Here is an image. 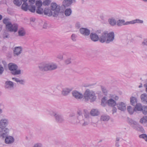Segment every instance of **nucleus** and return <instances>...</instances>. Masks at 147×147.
<instances>
[{"label":"nucleus","instance_id":"nucleus-1","mask_svg":"<svg viewBox=\"0 0 147 147\" xmlns=\"http://www.w3.org/2000/svg\"><path fill=\"white\" fill-rule=\"evenodd\" d=\"M9 123V120L6 118L0 119V137L4 138L9 133V129L6 127Z\"/></svg>","mask_w":147,"mask_h":147},{"label":"nucleus","instance_id":"nucleus-2","mask_svg":"<svg viewBox=\"0 0 147 147\" xmlns=\"http://www.w3.org/2000/svg\"><path fill=\"white\" fill-rule=\"evenodd\" d=\"M38 67L40 71H47L56 69L57 66L53 63H49L47 62H43L39 64Z\"/></svg>","mask_w":147,"mask_h":147},{"label":"nucleus","instance_id":"nucleus-3","mask_svg":"<svg viewBox=\"0 0 147 147\" xmlns=\"http://www.w3.org/2000/svg\"><path fill=\"white\" fill-rule=\"evenodd\" d=\"M83 96L86 101L90 100L93 102L95 100L96 96L94 92L89 89H87L85 92Z\"/></svg>","mask_w":147,"mask_h":147},{"label":"nucleus","instance_id":"nucleus-4","mask_svg":"<svg viewBox=\"0 0 147 147\" xmlns=\"http://www.w3.org/2000/svg\"><path fill=\"white\" fill-rule=\"evenodd\" d=\"M51 7L52 10L54 11L53 16L55 17L57 16L59 13L63 14V10L61 8V6L57 5L55 3H52L51 5Z\"/></svg>","mask_w":147,"mask_h":147},{"label":"nucleus","instance_id":"nucleus-5","mask_svg":"<svg viewBox=\"0 0 147 147\" xmlns=\"http://www.w3.org/2000/svg\"><path fill=\"white\" fill-rule=\"evenodd\" d=\"M9 69L11 71V73L14 75H18L21 73V70H17V65L12 63H10L8 65Z\"/></svg>","mask_w":147,"mask_h":147},{"label":"nucleus","instance_id":"nucleus-6","mask_svg":"<svg viewBox=\"0 0 147 147\" xmlns=\"http://www.w3.org/2000/svg\"><path fill=\"white\" fill-rule=\"evenodd\" d=\"M75 2L76 0H64L62 3V5L61 6V8L63 10V13L66 7L70 6L72 3Z\"/></svg>","mask_w":147,"mask_h":147},{"label":"nucleus","instance_id":"nucleus-7","mask_svg":"<svg viewBox=\"0 0 147 147\" xmlns=\"http://www.w3.org/2000/svg\"><path fill=\"white\" fill-rule=\"evenodd\" d=\"M47 113L48 114L51 116H55L56 120L57 122L61 123L63 121V119L62 117L59 114L55 113L52 111H47Z\"/></svg>","mask_w":147,"mask_h":147},{"label":"nucleus","instance_id":"nucleus-8","mask_svg":"<svg viewBox=\"0 0 147 147\" xmlns=\"http://www.w3.org/2000/svg\"><path fill=\"white\" fill-rule=\"evenodd\" d=\"M114 37L115 36L113 32H111L108 33L107 32L106 43H109L113 42L114 39Z\"/></svg>","mask_w":147,"mask_h":147},{"label":"nucleus","instance_id":"nucleus-9","mask_svg":"<svg viewBox=\"0 0 147 147\" xmlns=\"http://www.w3.org/2000/svg\"><path fill=\"white\" fill-rule=\"evenodd\" d=\"M9 25L8 28L6 29L9 31L10 32H17L18 29V26L16 24H11Z\"/></svg>","mask_w":147,"mask_h":147},{"label":"nucleus","instance_id":"nucleus-10","mask_svg":"<svg viewBox=\"0 0 147 147\" xmlns=\"http://www.w3.org/2000/svg\"><path fill=\"white\" fill-rule=\"evenodd\" d=\"M8 134L6 136L5 140V143L7 144H11L13 143L15 141L14 138L11 136H7Z\"/></svg>","mask_w":147,"mask_h":147},{"label":"nucleus","instance_id":"nucleus-11","mask_svg":"<svg viewBox=\"0 0 147 147\" xmlns=\"http://www.w3.org/2000/svg\"><path fill=\"white\" fill-rule=\"evenodd\" d=\"M107 35V31L104 32L99 38V40L100 42L102 43L105 42L106 43Z\"/></svg>","mask_w":147,"mask_h":147},{"label":"nucleus","instance_id":"nucleus-12","mask_svg":"<svg viewBox=\"0 0 147 147\" xmlns=\"http://www.w3.org/2000/svg\"><path fill=\"white\" fill-rule=\"evenodd\" d=\"M118 109L121 111H124L126 109V104L123 102H119L117 104Z\"/></svg>","mask_w":147,"mask_h":147},{"label":"nucleus","instance_id":"nucleus-13","mask_svg":"<svg viewBox=\"0 0 147 147\" xmlns=\"http://www.w3.org/2000/svg\"><path fill=\"white\" fill-rule=\"evenodd\" d=\"M73 96L76 99H80L83 96V95L81 93L76 90L72 92Z\"/></svg>","mask_w":147,"mask_h":147},{"label":"nucleus","instance_id":"nucleus-14","mask_svg":"<svg viewBox=\"0 0 147 147\" xmlns=\"http://www.w3.org/2000/svg\"><path fill=\"white\" fill-rule=\"evenodd\" d=\"M130 122L131 123V125L133 124L136 126L137 127H135L133 125H132V126L135 129L140 131H143V129L142 126L139 125V124H138L136 122L134 121L133 120H130Z\"/></svg>","mask_w":147,"mask_h":147},{"label":"nucleus","instance_id":"nucleus-15","mask_svg":"<svg viewBox=\"0 0 147 147\" xmlns=\"http://www.w3.org/2000/svg\"><path fill=\"white\" fill-rule=\"evenodd\" d=\"M22 51V48L21 47H15L13 50L14 56H18L21 54Z\"/></svg>","mask_w":147,"mask_h":147},{"label":"nucleus","instance_id":"nucleus-16","mask_svg":"<svg viewBox=\"0 0 147 147\" xmlns=\"http://www.w3.org/2000/svg\"><path fill=\"white\" fill-rule=\"evenodd\" d=\"M80 33L85 36H88L90 33V30L85 28H81L80 29Z\"/></svg>","mask_w":147,"mask_h":147},{"label":"nucleus","instance_id":"nucleus-17","mask_svg":"<svg viewBox=\"0 0 147 147\" xmlns=\"http://www.w3.org/2000/svg\"><path fill=\"white\" fill-rule=\"evenodd\" d=\"M89 122V119L86 120L85 119L83 120V118L82 119L79 120L78 121H77L76 122L77 123H80L82 126H84L88 125Z\"/></svg>","mask_w":147,"mask_h":147},{"label":"nucleus","instance_id":"nucleus-18","mask_svg":"<svg viewBox=\"0 0 147 147\" xmlns=\"http://www.w3.org/2000/svg\"><path fill=\"white\" fill-rule=\"evenodd\" d=\"M90 36L91 39L94 41L96 42L99 40L98 36L96 33H91Z\"/></svg>","mask_w":147,"mask_h":147},{"label":"nucleus","instance_id":"nucleus-19","mask_svg":"<svg viewBox=\"0 0 147 147\" xmlns=\"http://www.w3.org/2000/svg\"><path fill=\"white\" fill-rule=\"evenodd\" d=\"M43 13L45 15H48L49 16H53V12L51 9L48 8L45 9L44 10H43Z\"/></svg>","mask_w":147,"mask_h":147},{"label":"nucleus","instance_id":"nucleus-20","mask_svg":"<svg viewBox=\"0 0 147 147\" xmlns=\"http://www.w3.org/2000/svg\"><path fill=\"white\" fill-rule=\"evenodd\" d=\"M107 105L111 107H114L117 105L116 102L113 99L111 98L107 100Z\"/></svg>","mask_w":147,"mask_h":147},{"label":"nucleus","instance_id":"nucleus-21","mask_svg":"<svg viewBox=\"0 0 147 147\" xmlns=\"http://www.w3.org/2000/svg\"><path fill=\"white\" fill-rule=\"evenodd\" d=\"M100 113L98 110L93 109L90 111V115L92 116H97Z\"/></svg>","mask_w":147,"mask_h":147},{"label":"nucleus","instance_id":"nucleus-22","mask_svg":"<svg viewBox=\"0 0 147 147\" xmlns=\"http://www.w3.org/2000/svg\"><path fill=\"white\" fill-rule=\"evenodd\" d=\"M13 83L10 81H7L5 83V87L8 89H11L13 88Z\"/></svg>","mask_w":147,"mask_h":147},{"label":"nucleus","instance_id":"nucleus-23","mask_svg":"<svg viewBox=\"0 0 147 147\" xmlns=\"http://www.w3.org/2000/svg\"><path fill=\"white\" fill-rule=\"evenodd\" d=\"M142 101L144 103H147V94H142L140 96Z\"/></svg>","mask_w":147,"mask_h":147},{"label":"nucleus","instance_id":"nucleus-24","mask_svg":"<svg viewBox=\"0 0 147 147\" xmlns=\"http://www.w3.org/2000/svg\"><path fill=\"white\" fill-rule=\"evenodd\" d=\"M3 23L5 24L6 28H8L11 24L9 19L6 18L3 20Z\"/></svg>","mask_w":147,"mask_h":147},{"label":"nucleus","instance_id":"nucleus-25","mask_svg":"<svg viewBox=\"0 0 147 147\" xmlns=\"http://www.w3.org/2000/svg\"><path fill=\"white\" fill-rule=\"evenodd\" d=\"M130 102L132 105L135 106L137 103V99L135 97L131 96L130 98Z\"/></svg>","mask_w":147,"mask_h":147},{"label":"nucleus","instance_id":"nucleus-26","mask_svg":"<svg viewBox=\"0 0 147 147\" xmlns=\"http://www.w3.org/2000/svg\"><path fill=\"white\" fill-rule=\"evenodd\" d=\"M143 106L140 103L137 104L135 107L134 110L135 111H142Z\"/></svg>","mask_w":147,"mask_h":147},{"label":"nucleus","instance_id":"nucleus-27","mask_svg":"<svg viewBox=\"0 0 147 147\" xmlns=\"http://www.w3.org/2000/svg\"><path fill=\"white\" fill-rule=\"evenodd\" d=\"M29 5L27 2L24 3L22 5V9L25 11H26L28 9Z\"/></svg>","mask_w":147,"mask_h":147},{"label":"nucleus","instance_id":"nucleus-28","mask_svg":"<svg viewBox=\"0 0 147 147\" xmlns=\"http://www.w3.org/2000/svg\"><path fill=\"white\" fill-rule=\"evenodd\" d=\"M77 114L79 115V116L78 117L77 121L79 120L82 119L83 116H82V110L80 109H79L77 111Z\"/></svg>","mask_w":147,"mask_h":147},{"label":"nucleus","instance_id":"nucleus-29","mask_svg":"<svg viewBox=\"0 0 147 147\" xmlns=\"http://www.w3.org/2000/svg\"><path fill=\"white\" fill-rule=\"evenodd\" d=\"M108 21L111 25L112 26H114L116 24V21L115 19L113 18L109 19Z\"/></svg>","mask_w":147,"mask_h":147},{"label":"nucleus","instance_id":"nucleus-30","mask_svg":"<svg viewBox=\"0 0 147 147\" xmlns=\"http://www.w3.org/2000/svg\"><path fill=\"white\" fill-rule=\"evenodd\" d=\"M109 116L106 115H103L101 116L100 119L102 121H107L109 120Z\"/></svg>","mask_w":147,"mask_h":147},{"label":"nucleus","instance_id":"nucleus-31","mask_svg":"<svg viewBox=\"0 0 147 147\" xmlns=\"http://www.w3.org/2000/svg\"><path fill=\"white\" fill-rule=\"evenodd\" d=\"M64 11V13L66 16H69L71 14L72 10L70 8L65 9Z\"/></svg>","mask_w":147,"mask_h":147},{"label":"nucleus","instance_id":"nucleus-32","mask_svg":"<svg viewBox=\"0 0 147 147\" xmlns=\"http://www.w3.org/2000/svg\"><path fill=\"white\" fill-rule=\"evenodd\" d=\"M71 89H69L68 88H65L63 89L62 92V94L65 96L67 95L71 91Z\"/></svg>","mask_w":147,"mask_h":147},{"label":"nucleus","instance_id":"nucleus-33","mask_svg":"<svg viewBox=\"0 0 147 147\" xmlns=\"http://www.w3.org/2000/svg\"><path fill=\"white\" fill-rule=\"evenodd\" d=\"M107 104V98L106 97H103L101 100V105L103 107H105Z\"/></svg>","mask_w":147,"mask_h":147},{"label":"nucleus","instance_id":"nucleus-34","mask_svg":"<svg viewBox=\"0 0 147 147\" xmlns=\"http://www.w3.org/2000/svg\"><path fill=\"white\" fill-rule=\"evenodd\" d=\"M32 13H34L36 11V7L33 5H29L28 9Z\"/></svg>","mask_w":147,"mask_h":147},{"label":"nucleus","instance_id":"nucleus-35","mask_svg":"<svg viewBox=\"0 0 147 147\" xmlns=\"http://www.w3.org/2000/svg\"><path fill=\"white\" fill-rule=\"evenodd\" d=\"M12 79L13 81H15L17 82H19L20 84H24L25 82L24 80H20L18 78H13Z\"/></svg>","mask_w":147,"mask_h":147},{"label":"nucleus","instance_id":"nucleus-36","mask_svg":"<svg viewBox=\"0 0 147 147\" xmlns=\"http://www.w3.org/2000/svg\"><path fill=\"white\" fill-rule=\"evenodd\" d=\"M36 12L38 14H42L43 13V9L41 7H37Z\"/></svg>","mask_w":147,"mask_h":147},{"label":"nucleus","instance_id":"nucleus-37","mask_svg":"<svg viewBox=\"0 0 147 147\" xmlns=\"http://www.w3.org/2000/svg\"><path fill=\"white\" fill-rule=\"evenodd\" d=\"M18 34L20 36H24L25 34V32L23 28H21L18 31Z\"/></svg>","mask_w":147,"mask_h":147},{"label":"nucleus","instance_id":"nucleus-38","mask_svg":"<svg viewBox=\"0 0 147 147\" xmlns=\"http://www.w3.org/2000/svg\"><path fill=\"white\" fill-rule=\"evenodd\" d=\"M125 21L123 20H119L116 22V24L117 26H119L123 25Z\"/></svg>","mask_w":147,"mask_h":147},{"label":"nucleus","instance_id":"nucleus-39","mask_svg":"<svg viewBox=\"0 0 147 147\" xmlns=\"http://www.w3.org/2000/svg\"><path fill=\"white\" fill-rule=\"evenodd\" d=\"M13 3L16 5L20 6L22 4V1L21 0H14Z\"/></svg>","mask_w":147,"mask_h":147},{"label":"nucleus","instance_id":"nucleus-40","mask_svg":"<svg viewBox=\"0 0 147 147\" xmlns=\"http://www.w3.org/2000/svg\"><path fill=\"white\" fill-rule=\"evenodd\" d=\"M127 110L128 112L130 114H132L135 111L134 109H133L131 106H128L127 107Z\"/></svg>","mask_w":147,"mask_h":147},{"label":"nucleus","instance_id":"nucleus-41","mask_svg":"<svg viewBox=\"0 0 147 147\" xmlns=\"http://www.w3.org/2000/svg\"><path fill=\"white\" fill-rule=\"evenodd\" d=\"M84 111L85 113L84 114V117L86 120L89 119V113L87 110L86 109L84 110Z\"/></svg>","mask_w":147,"mask_h":147},{"label":"nucleus","instance_id":"nucleus-42","mask_svg":"<svg viewBox=\"0 0 147 147\" xmlns=\"http://www.w3.org/2000/svg\"><path fill=\"white\" fill-rule=\"evenodd\" d=\"M132 21L133 24L136 23L142 24L143 23V21L142 20H141L139 19H136L132 20Z\"/></svg>","mask_w":147,"mask_h":147},{"label":"nucleus","instance_id":"nucleus-43","mask_svg":"<svg viewBox=\"0 0 147 147\" xmlns=\"http://www.w3.org/2000/svg\"><path fill=\"white\" fill-rule=\"evenodd\" d=\"M140 122L142 123L147 122V116H144L140 119Z\"/></svg>","mask_w":147,"mask_h":147},{"label":"nucleus","instance_id":"nucleus-44","mask_svg":"<svg viewBox=\"0 0 147 147\" xmlns=\"http://www.w3.org/2000/svg\"><path fill=\"white\" fill-rule=\"evenodd\" d=\"M139 137L140 138L144 139L145 141L147 142V135L146 134H142L140 135Z\"/></svg>","mask_w":147,"mask_h":147},{"label":"nucleus","instance_id":"nucleus-45","mask_svg":"<svg viewBox=\"0 0 147 147\" xmlns=\"http://www.w3.org/2000/svg\"><path fill=\"white\" fill-rule=\"evenodd\" d=\"M36 5L37 7H41L42 5V2L40 1H36Z\"/></svg>","mask_w":147,"mask_h":147},{"label":"nucleus","instance_id":"nucleus-46","mask_svg":"<svg viewBox=\"0 0 147 147\" xmlns=\"http://www.w3.org/2000/svg\"><path fill=\"white\" fill-rule=\"evenodd\" d=\"M142 111L143 113L144 114L146 115L147 114V107L143 106Z\"/></svg>","mask_w":147,"mask_h":147},{"label":"nucleus","instance_id":"nucleus-47","mask_svg":"<svg viewBox=\"0 0 147 147\" xmlns=\"http://www.w3.org/2000/svg\"><path fill=\"white\" fill-rule=\"evenodd\" d=\"M51 2V1L50 0H46L43 2V5H48Z\"/></svg>","mask_w":147,"mask_h":147},{"label":"nucleus","instance_id":"nucleus-48","mask_svg":"<svg viewBox=\"0 0 147 147\" xmlns=\"http://www.w3.org/2000/svg\"><path fill=\"white\" fill-rule=\"evenodd\" d=\"M101 88L103 92L104 93V94L106 95L107 91V90L106 89V88L103 86H101Z\"/></svg>","mask_w":147,"mask_h":147},{"label":"nucleus","instance_id":"nucleus-49","mask_svg":"<svg viewBox=\"0 0 147 147\" xmlns=\"http://www.w3.org/2000/svg\"><path fill=\"white\" fill-rule=\"evenodd\" d=\"M33 147H42V145L41 143H37L35 144Z\"/></svg>","mask_w":147,"mask_h":147},{"label":"nucleus","instance_id":"nucleus-50","mask_svg":"<svg viewBox=\"0 0 147 147\" xmlns=\"http://www.w3.org/2000/svg\"><path fill=\"white\" fill-rule=\"evenodd\" d=\"M142 45L143 46H147V38L144 39L143 41L142 42Z\"/></svg>","mask_w":147,"mask_h":147},{"label":"nucleus","instance_id":"nucleus-51","mask_svg":"<svg viewBox=\"0 0 147 147\" xmlns=\"http://www.w3.org/2000/svg\"><path fill=\"white\" fill-rule=\"evenodd\" d=\"M110 96L111 98H113L116 100H117L119 99L118 96L115 94H111Z\"/></svg>","mask_w":147,"mask_h":147},{"label":"nucleus","instance_id":"nucleus-52","mask_svg":"<svg viewBox=\"0 0 147 147\" xmlns=\"http://www.w3.org/2000/svg\"><path fill=\"white\" fill-rule=\"evenodd\" d=\"M133 24V21H127L125 22H124L123 25H127L129 24Z\"/></svg>","mask_w":147,"mask_h":147},{"label":"nucleus","instance_id":"nucleus-53","mask_svg":"<svg viewBox=\"0 0 147 147\" xmlns=\"http://www.w3.org/2000/svg\"><path fill=\"white\" fill-rule=\"evenodd\" d=\"M76 28H79L81 27L80 23L79 22H77L75 24Z\"/></svg>","mask_w":147,"mask_h":147},{"label":"nucleus","instance_id":"nucleus-54","mask_svg":"<svg viewBox=\"0 0 147 147\" xmlns=\"http://www.w3.org/2000/svg\"><path fill=\"white\" fill-rule=\"evenodd\" d=\"M71 39L74 41L76 40V35L75 34H73L71 37Z\"/></svg>","mask_w":147,"mask_h":147},{"label":"nucleus","instance_id":"nucleus-55","mask_svg":"<svg viewBox=\"0 0 147 147\" xmlns=\"http://www.w3.org/2000/svg\"><path fill=\"white\" fill-rule=\"evenodd\" d=\"M4 71V69L2 66L0 65V75L2 74Z\"/></svg>","mask_w":147,"mask_h":147},{"label":"nucleus","instance_id":"nucleus-56","mask_svg":"<svg viewBox=\"0 0 147 147\" xmlns=\"http://www.w3.org/2000/svg\"><path fill=\"white\" fill-rule=\"evenodd\" d=\"M35 1V0H29V5H32L34 4Z\"/></svg>","mask_w":147,"mask_h":147},{"label":"nucleus","instance_id":"nucleus-57","mask_svg":"<svg viewBox=\"0 0 147 147\" xmlns=\"http://www.w3.org/2000/svg\"><path fill=\"white\" fill-rule=\"evenodd\" d=\"M65 63L66 64H68L70 63L71 61H70V58H68L67 59L66 61H65Z\"/></svg>","mask_w":147,"mask_h":147},{"label":"nucleus","instance_id":"nucleus-58","mask_svg":"<svg viewBox=\"0 0 147 147\" xmlns=\"http://www.w3.org/2000/svg\"><path fill=\"white\" fill-rule=\"evenodd\" d=\"M117 109L116 108L114 107L112 110L113 114H114V113L116 112Z\"/></svg>","mask_w":147,"mask_h":147},{"label":"nucleus","instance_id":"nucleus-59","mask_svg":"<svg viewBox=\"0 0 147 147\" xmlns=\"http://www.w3.org/2000/svg\"><path fill=\"white\" fill-rule=\"evenodd\" d=\"M8 34H3V37L4 38H7L8 37Z\"/></svg>","mask_w":147,"mask_h":147},{"label":"nucleus","instance_id":"nucleus-60","mask_svg":"<svg viewBox=\"0 0 147 147\" xmlns=\"http://www.w3.org/2000/svg\"><path fill=\"white\" fill-rule=\"evenodd\" d=\"M47 26V24L46 23H45L43 26V28H46Z\"/></svg>","mask_w":147,"mask_h":147},{"label":"nucleus","instance_id":"nucleus-61","mask_svg":"<svg viewBox=\"0 0 147 147\" xmlns=\"http://www.w3.org/2000/svg\"><path fill=\"white\" fill-rule=\"evenodd\" d=\"M2 63L4 65V66L5 67L7 65V63L5 61H3Z\"/></svg>","mask_w":147,"mask_h":147},{"label":"nucleus","instance_id":"nucleus-62","mask_svg":"<svg viewBox=\"0 0 147 147\" xmlns=\"http://www.w3.org/2000/svg\"><path fill=\"white\" fill-rule=\"evenodd\" d=\"M57 57L59 59H62L63 57L61 55H58Z\"/></svg>","mask_w":147,"mask_h":147},{"label":"nucleus","instance_id":"nucleus-63","mask_svg":"<svg viewBox=\"0 0 147 147\" xmlns=\"http://www.w3.org/2000/svg\"><path fill=\"white\" fill-rule=\"evenodd\" d=\"M144 86L146 88V91L147 92V84H145Z\"/></svg>","mask_w":147,"mask_h":147},{"label":"nucleus","instance_id":"nucleus-64","mask_svg":"<svg viewBox=\"0 0 147 147\" xmlns=\"http://www.w3.org/2000/svg\"><path fill=\"white\" fill-rule=\"evenodd\" d=\"M115 146L117 147H118L119 146V144L118 142L116 143Z\"/></svg>","mask_w":147,"mask_h":147}]
</instances>
